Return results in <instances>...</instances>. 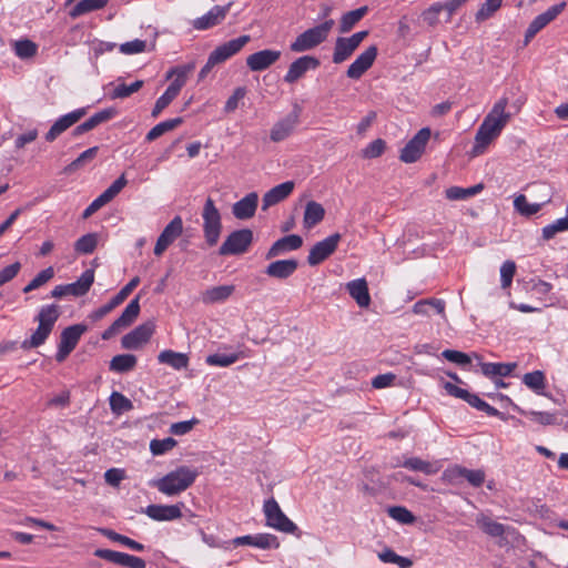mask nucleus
I'll return each instance as SVG.
<instances>
[{
    "label": "nucleus",
    "instance_id": "nucleus-1",
    "mask_svg": "<svg viewBox=\"0 0 568 568\" xmlns=\"http://www.w3.org/2000/svg\"><path fill=\"white\" fill-rule=\"evenodd\" d=\"M507 105L508 98L503 97L495 102L491 110L485 116L475 135V153H481L493 140L499 136L503 129L507 125L511 118V114L506 111Z\"/></svg>",
    "mask_w": 568,
    "mask_h": 568
},
{
    "label": "nucleus",
    "instance_id": "nucleus-2",
    "mask_svg": "<svg viewBox=\"0 0 568 568\" xmlns=\"http://www.w3.org/2000/svg\"><path fill=\"white\" fill-rule=\"evenodd\" d=\"M197 476L199 471L195 468L179 466L165 476L151 480L149 485L165 496L173 497L191 487Z\"/></svg>",
    "mask_w": 568,
    "mask_h": 568
},
{
    "label": "nucleus",
    "instance_id": "nucleus-3",
    "mask_svg": "<svg viewBox=\"0 0 568 568\" xmlns=\"http://www.w3.org/2000/svg\"><path fill=\"white\" fill-rule=\"evenodd\" d=\"M333 26L334 20L329 19L305 30L290 44L291 51L304 52L320 45L327 39Z\"/></svg>",
    "mask_w": 568,
    "mask_h": 568
},
{
    "label": "nucleus",
    "instance_id": "nucleus-4",
    "mask_svg": "<svg viewBox=\"0 0 568 568\" xmlns=\"http://www.w3.org/2000/svg\"><path fill=\"white\" fill-rule=\"evenodd\" d=\"M202 219L205 242L210 247H212L219 242L222 231V221L220 211L211 197H207L204 203Z\"/></svg>",
    "mask_w": 568,
    "mask_h": 568
},
{
    "label": "nucleus",
    "instance_id": "nucleus-5",
    "mask_svg": "<svg viewBox=\"0 0 568 568\" xmlns=\"http://www.w3.org/2000/svg\"><path fill=\"white\" fill-rule=\"evenodd\" d=\"M253 232L250 229H241L231 232L219 248V255H241L248 251L253 243Z\"/></svg>",
    "mask_w": 568,
    "mask_h": 568
},
{
    "label": "nucleus",
    "instance_id": "nucleus-6",
    "mask_svg": "<svg viewBox=\"0 0 568 568\" xmlns=\"http://www.w3.org/2000/svg\"><path fill=\"white\" fill-rule=\"evenodd\" d=\"M263 510L267 526L287 534L298 531V527L282 511L274 498L265 500Z\"/></svg>",
    "mask_w": 568,
    "mask_h": 568
},
{
    "label": "nucleus",
    "instance_id": "nucleus-7",
    "mask_svg": "<svg viewBox=\"0 0 568 568\" xmlns=\"http://www.w3.org/2000/svg\"><path fill=\"white\" fill-rule=\"evenodd\" d=\"M94 282V271L85 270L81 276L73 283L57 285L51 291V296L61 298L67 295L83 296L85 295Z\"/></svg>",
    "mask_w": 568,
    "mask_h": 568
},
{
    "label": "nucleus",
    "instance_id": "nucleus-8",
    "mask_svg": "<svg viewBox=\"0 0 568 568\" xmlns=\"http://www.w3.org/2000/svg\"><path fill=\"white\" fill-rule=\"evenodd\" d=\"M301 113L302 108L294 104L292 111L272 126L270 139L276 143L287 139L300 124Z\"/></svg>",
    "mask_w": 568,
    "mask_h": 568
},
{
    "label": "nucleus",
    "instance_id": "nucleus-9",
    "mask_svg": "<svg viewBox=\"0 0 568 568\" xmlns=\"http://www.w3.org/2000/svg\"><path fill=\"white\" fill-rule=\"evenodd\" d=\"M430 138V129H420L402 149L399 159L404 163L416 162L425 151L426 144Z\"/></svg>",
    "mask_w": 568,
    "mask_h": 568
},
{
    "label": "nucleus",
    "instance_id": "nucleus-10",
    "mask_svg": "<svg viewBox=\"0 0 568 568\" xmlns=\"http://www.w3.org/2000/svg\"><path fill=\"white\" fill-rule=\"evenodd\" d=\"M341 241V234L334 233L324 240L315 243L310 250L307 263L311 266H316L328 258L337 248Z\"/></svg>",
    "mask_w": 568,
    "mask_h": 568
},
{
    "label": "nucleus",
    "instance_id": "nucleus-11",
    "mask_svg": "<svg viewBox=\"0 0 568 568\" xmlns=\"http://www.w3.org/2000/svg\"><path fill=\"white\" fill-rule=\"evenodd\" d=\"M94 556L104 560H108L112 564H115L121 567H128V568H145L146 562L144 559L129 555L126 552H121L116 550L111 549H95Z\"/></svg>",
    "mask_w": 568,
    "mask_h": 568
},
{
    "label": "nucleus",
    "instance_id": "nucleus-12",
    "mask_svg": "<svg viewBox=\"0 0 568 568\" xmlns=\"http://www.w3.org/2000/svg\"><path fill=\"white\" fill-rule=\"evenodd\" d=\"M251 37L243 34L236 39H232L219 47H216L211 53V63H223L236 53H239L248 42Z\"/></svg>",
    "mask_w": 568,
    "mask_h": 568
},
{
    "label": "nucleus",
    "instance_id": "nucleus-13",
    "mask_svg": "<svg viewBox=\"0 0 568 568\" xmlns=\"http://www.w3.org/2000/svg\"><path fill=\"white\" fill-rule=\"evenodd\" d=\"M140 277L134 276L129 281L128 284H125L118 293L114 295L106 304L102 305L101 307L93 311L90 315V317L93 321H100L102 320L106 314H109L112 310H114L116 306L122 304L126 297L132 293V291L139 285Z\"/></svg>",
    "mask_w": 568,
    "mask_h": 568
},
{
    "label": "nucleus",
    "instance_id": "nucleus-14",
    "mask_svg": "<svg viewBox=\"0 0 568 568\" xmlns=\"http://www.w3.org/2000/svg\"><path fill=\"white\" fill-rule=\"evenodd\" d=\"M155 325L152 321L140 324L121 339V345L125 349H138L149 342L154 333Z\"/></svg>",
    "mask_w": 568,
    "mask_h": 568
},
{
    "label": "nucleus",
    "instance_id": "nucleus-15",
    "mask_svg": "<svg viewBox=\"0 0 568 568\" xmlns=\"http://www.w3.org/2000/svg\"><path fill=\"white\" fill-rule=\"evenodd\" d=\"M566 7V2L551 6L545 12L538 14L528 26L525 32V43H528L540 30L559 16Z\"/></svg>",
    "mask_w": 568,
    "mask_h": 568
},
{
    "label": "nucleus",
    "instance_id": "nucleus-16",
    "mask_svg": "<svg viewBox=\"0 0 568 568\" xmlns=\"http://www.w3.org/2000/svg\"><path fill=\"white\" fill-rule=\"evenodd\" d=\"M183 221L182 217L176 215L173 220L164 227L162 233L156 240L154 246V254L161 256L166 248L182 234Z\"/></svg>",
    "mask_w": 568,
    "mask_h": 568
},
{
    "label": "nucleus",
    "instance_id": "nucleus-17",
    "mask_svg": "<svg viewBox=\"0 0 568 568\" xmlns=\"http://www.w3.org/2000/svg\"><path fill=\"white\" fill-rule=\"evenodd\" d=\"M85 114L87 108H79L61 115L45 133V140L48 142H53L59 135L80 121Z\"/></svg>",
    "mask_w": 568,
    "mask_h": 568
},
{
    "label": "nucleus",
    "instance_id": "nucleus-18",
    "mask_svg": "<svg viewBox=\"0 0 568 568\" xmlns=\"http://www.w3.org/2000/svg\"><path fill=\"white\" fill-rule=\"evenodd\" d=\"M321 62L316 57L313 55H303L293 61L287 72L284 75V81L286 83H295L300 80L307 71L316 70L320 67Z\"/></svg>",
    "mask_w": 568,
    "mask_h": 568
},
{
    "label": "nucleus",
    "instance_id": "nucleus-19",
    "mask_svg": "<svg viewBox=\"0 0 568 568\" xmlns=\"http://www.w3.org/2000/svg\"><path fill=\"white\" fill-rule=\"evenodd\" d=\"M183 503L175 505L152 504L143 509V513L155 521H172L182 517Z\"/></svg>",
    "mask_w": 568,
    "mask_h": 568
},
{
    "label": "nucleus",
    "instance_id": "nucleus-20",
    "mask_svg": "<svg viewBox=\"0 0 568 568\" xmlns=\"http://www.w3.org/2000/svg\"><path fill=\"white\" fill-rule=\"evenodd\" d=\"M378 50L376 45L368 47L348 67L346 75L349 79L358 80L373 65Z\"/></svg>",
    "mask_w": 568,
    "mask_h": 568
},
{
    "label": "nucleus",
    "instance_id": "nucleus-21",
    "mask_svg": "<svg viewBox=\"0 0 568 568\" xmlns=\"http://www.w3.org/2000/svg\"><path fill=\"white\" fill-rule=\"evenodd\" d=\"M281 58V51L264 49L250 54L246 58V65L252 72H260L268 69Z\"/></svg>",
    "mask_w": 568,
    "mask_h": 568
},
{
    "label": "nucleus",
    "instance_id": "nucleus-22",
    "mask_svg": "<svg viewBox=\"0 0 568 568\" xmlns=\"http://www.w3.org/2000/svg\"><path fill=\"white\" fill-rule=\"evenodd\" d=\"M234 546H253L260 549H276L280 547L277 537L272 534H256L236 537L232 540Z\"/></svg>",
    "mask_w": 568,
    "mask_h": 568
},
{
    "label": "nucleus",
    "instance_id": "nucleus-23",
    "mask_svg": "<svg viewBox=\"0 0 568 568\" xmlns=\"http://www.w3.org/2000/svg\"><path fill=\"white\" fill-rule=\"evenodd\" d=\"M232 3L225 6H214L204 16L196 18L193 21V27L196 30H207L220 24L229 13Z\"/></svg>",
    "mask_w": 568,
    "mask_h": 568
},
{
    "label": "nucleus",
    "instance_id": "nucleus-24",
    "mask_svg": "<svg viewBox=\"0 0 568 568\" xmlns=\"http://www.w3.org/2000/svg\"><path fill=\"white\" fill-rule=\"evenodd\" d=\"M303 245V239L297 234L285 235L275 241L265 253L266 260H272L291 251H296Z\"/></svg>",
    "mask_w": 568,
    "mask_h": 568
},
{
    "label": "nucleus",
    "instance_id": "nucleus-25",
    "mask_svg": "<svg viewBox=\"0 0 568 568\" xmlns=\"http://www.w3.org/2000/svg\"><path fill=\"white\" fill-rule=\"evenodd\" d=\"M297 268L298 261L295 258L277 260L271 262L264 273L272 278L284 281L291 277Z\"/></svg>",
    "mask_w": 568,
    "mask_h": 568
},
{
    "label": "nucleus",
    "instance_id": "nucleus-26",
    "mask_svg": "<svg viewBox=\"0 0 568 568\" xmlns=\"http://www.w3.org/2000/svg\"><path fill=\"white\" fill-rule=\"evenodd\" d=\"M445 477L452 481L464 478L474 487H480L485 481V473L481 469H468L462 466L447 469Z\"/></svg>",
    "mask_w": 568,
    "mask_h": 568
},
{
    "label": "nucleus",
    "instance_id": "nucleus-27",
    "mask_svg": "<svg viewBox=\"0 0 568 568\" xmlns=\"http://www.w3.org/2000/svg\"><path fill=\"white\" fill-rule=\"evenodd\" d=\"M257 193L251 192L233 204L232 213L237 220H248L254 216L257 209Z\"/></svg>",
    "mask_w": 568,
    "mask_h": 568
},
{
    "label": "nucleus",
    "instance_id": "nucleus-28",
    "mask_svg": "<svg viewBox=\"0 0 568 568\" xmlns=\"http://www.w3.org/2000/svg\"><path fill=\"white\" fill-rule=\"evenodd\" d=\"M294 185L293 181H286L267 191L262 200V210L266 211L268 207L285 200L293 192Z\"/></svg>",
    "mask_w": 568,
    "mask_h": 568
},
{
    "label": "nucleus",
    "instance_id": "nucleus-29",
    "mask_svg": "<svg viewBox=\"0 0 568 568\" xmlns=\"http://www.w3.org/2000/svg\"><path fill=\"white\" fill-rule=\"evenodd\" d=\"M346 290L352 298L355 300L359 307H368L371 304V295L368 285L364 277L356 278L346 284Z\"/></svg>",
    "mask_w": 568,
    "mask_h": 568
},
{
    "label": "nucleus",
    "instance_id": "nucleus-30",
    "mask_svg": "<svg viewBox=\"0 0 568 568\" xmlns=\"http://www.w3.org/2000/svg\"><path fill=\"white\" fill-rule=\"evenodd\" d=\"M235 291L234 285H219L205 290L201 300L204 304H216L225 302Z\"/></svg>",
    "mask_w": 568,
    "mask_h": 568
},
{
    "label": "nucleus",
    "instance_id": "nucleus-31",
    "mask_svg": "<svg viewBox=\"0 0 568 568\" xmlns=\"http://www.w3.org/2000/svg\"><path fill=\"white\" fill-rule=\"evenodd\" d=\"M395 467H404L413 471H420L425 475H434L439 470V467L433 463L423 460L419 457H409L404 462H397Z\"/></svg>",
    "mask_w": 568,
    "mask_h": 568
},
{
    "label": "nucleus",
    "instance_id": "nucleus-32",
    "mask_svg": "<svg viewBox=\"0 0 568 568\" xmlns=\"http://www.w3.org/2000/svg\"><path fill=\"white\" fill-rule=\"evenodd\" d=\"M517 367L516 363H481V373L488 378L507 377Z\"/></svg>",
    "mask_w": 568,
    "mask_h": 568
},
{
    "label": "nucleus",
    "instance_id": "nucleus-33",
    "mask_svg": "<svg viewBox=\"0 0 568 568\" xmlns=\"http://www.w3.org/2000/svg\"><path fill=\"white\" fill-rule=\"evenodd\" d=\"M158 361L161 364H166L176 371L186 368L189 365V357L184 353H178L171 349L162 351L158 355Z\"/></svg>",
    "mask_w": 568,
    "mask_h": 568
},
{
    "label": "nucleus",
    "instance_id": "nucleus-34",
    "mask_svg": "<svg viewBox=\"0 0 568 568\" xmlns=\"http://www.w3.org/2000/svg\"><path fill=\"white\" fill-rule=\"evenodd\" d=\"M513 408L518 414L528 417L531 422L537 423L539 425L549 426L557 424V415L555 413L528 410L519 407L516 404H513Z\"/></svg>",
    "mask_w": 568,
    "mask_h": 568
},
{
    "label": "nucleus",
    "instance_id": "nucleus-35",
    "mask_svg": "<svg viewBox=\"0 0 568 568\" xmlns=\"http://www.w3.org/2000/svg\"><path fill=\"white\" fill-rule=\"evenodd\" d=\"M325 216V210L322 204L310 201L306 203L305 211H304V227L312 229L315 225H317Z\"/></svg>",
    "mask_w": 568,
    "mask_h": 568
},
{
    "label": "nucleus",
    "instance_id": "nucleus-36",
    "mask_svg": "<svg viewBox=\"0 0 568 568\" xmlns=\"http://www.w3.org/2000/svg\"><path fill=\"white\" fill-rule=\"evenodd\" d=\"M87 331V326L83 324H75L64 328L60 336V343L65 348H75L79 343L81 335Z\"/></svg>",
    "mask_w": 568,
    "mask_h": 568
},
{
    "label": "nucleus",
    "instance_id": "nucleus-37",
    "mask_svg": "<svg viewBox=\"0 0 568 568\" xmlns=\"http://www.w3.org/2000/svg\"><path fill=\"white\" fill-rule=\"evenodd\" d=\"M139 301L140 294L130 301L122 314L115 320L116 326L125 328L136 320L141 310Z\"/></svg>",
    "mask_w": 568,
    "mask_h": 568
},
{
    "label": "nucleus",
    "instance_id": "nucleus-38",
    "mask_svg": "<svg viewBox=\"0 0 568 568\" xmlns=\"http://www.w3.org/2000/svg\"><path fill=\"white\" fill-rule=\"evenodd\" d=\"M108 4V0H80L69 12L72 19L83 14L101 10Z\"/></svg>",
    "mask_w": 568,
    "mask_h": 568
},
{
    "label": "nucleus",
    "instance_id": "nucleus-39",
    "mask_svg": "<svg viewBox=\"0 0 568 568\" xmlns=\"http://www.w3.org/2000/svg\"><path fill=\"white\" fill-rule=\"evenodd\" d=\"M355 50V47L346 38L338 37L335 41L332 60L336 64L343 63L352 57Z\"/></svg>",
    "mask_w": 568,
    "mask_h": 568
},
{
    "label": "nucleus",
    "instance_id": "nucleus-40",
    "mask_svg": "<svg viewBox=\"0 0 568 568\" xmlns=\"http://www.w3.org/2000/svg\"><path fill=\"white\" fill-rule=\"evenodd\" d=\"M136 362V356L133 354H120L111 359L109 368L120 374L128 373L135 367Z\"/></svg>",
    "mask_w": 568,
    "mask_h": 568
},
{
    "label": "nucleus",
    "instance_id": "nucleus-41",
    "mask_svg": "<svg viewBox=\"0 0 568 568\" xmlns=\"http://www.w3.org/2000/svg\"><path fill=\"white\" fill-rule=\"evenodd\" d=\"M476 524L490 537H501L506 532V527L503 524L493 520L486 515H479L476 519Z\"/></svg>",
    "mask_w": 568,
    "mask_h": 568
},
{
    "label": "nucleus",
    "instance_id": "nucleus-42",
    "mask_svg": "<svg viewBox=\"0 0 568 568\" xmlns=\"http://www.w3.org/2000/svg\"><path fill=\"white\" fill-rule=\"evenodd\" d=\"M549 200L541 203H529L524 194H519L514 200L515 210L523 216L529 217L538 213Z\"/></svg>",
    "mask_w": 568,
    "mask_h": 568
},
{
    "label": "nucleus",
    "instance_id": "nucleus-43",
    "mask_svg": "<svg viewBox=\"0 0 568 568\" xmlns=\"http://www.w3.org/2000/svg\"><path fill=\"white\" fill-rule=\"evenodd\" d=\"M367 11L368 8L364 6L344 13L339 21V31L342 33L351 31L352 28L364 18Z\"/></svg>",
    "mask_w": 568,
    "mask_h": 568
},
{
    "label": "nucleus",
    "instance_id": "nucleus-44",
    "mask_svg": "<svg viewBox=\"0 0 568 568\" xmlns=\"http://www.w3.org/2000/svg\"><path fill=\"white\" fill-rule=\"evenodd\" d=\"M183 122L182 118H174L170 120L162 121L154 125L145 135V140L152 142L158 138L162 136L164 133L174 130Z\"/></svg>",
    "mask_w": 568,
    "mask_h": 568
},
{
    "label": "nucleus",
    "instance_id": "nucleus-45",
    "mask_svg": "<svg viewBox=\"0 0 568 568\" xmlns=\"http://www.w3.org/2000/svg\"><path fill=\"white\" fill-rule=\"evenodd\" d=\"M99 531L105 536L106 538H109L110 540L112 541H115V542H119L134 551H143L144 550V545L141 544V542H138L124 535H121L112 529H108V528H101L99 529Z\"/></svg>",
    "mask_w": 568,
    "mask_h": 568
},
{
    "label": "nucleus",
    "instance_id": "nucleus-46",
    "mask_svg": "<svg viewBox=\"0 0 568 568\" xmlns=\"http://www.w3.org/2000/svg\"><path fill=\"white\" fill-rule=\"evenodd\" d=\"M59 316V306L55 304H50L42 306L40 308L37 320L39 322V325H44V327H50V329H53V326L58 321Z\"/></svg>",
    "mask_w": 568,
    "mask_h": 568
},
{
    "label": "nucleus",
    "instance_id": "nucleus-47",
    "mask_svg": "<svg viewBox=\"0 0 568 568\" xmlns=\"http://www.w3.org/2000/svg\"><path fill=\"white\" fill-rule=\"evenodd\" d=\"M194 69V64H185L173 68L170 70L168 78L174 75V80L170 83L169 87L174 88L175 91L180 93L181 89L184 87L187 75Z\"/></svg>",
    "mask_w": 568,
    "mask_h": 568
},
{
    "label": "nucleus",
    "instance_id": "nucleus-48",
    "mask_svg": "<svg viewBox=\"0 0 568 568\" xmlns=\"http://www.w3.org/2000/svg\"><path fill=\"white\" fill-rule=\"evenodd\" d=\"M483 189V184H476L466 189L452 186L446 190V197L450 201H462L478 194Z\"/></svg>",
    "mask_w": 568,
    "mask_h": 568
},
{
    "label": "nucleus",
    "instance_id": "nucleus-49",
    "mask_svg": "<svg viewBox=\"0 0 568 568\" xmlns=\"http://www.w3.org/2000/svg\"><path fill=\"white\" fill-rule=\"evenodd\" d=\"M523 383L536 394L542 395L546 387L545 374L541 371L526 373Z\"/></svg>",
    "mask_w": 568,
    "mask_h": 568
},
{
    "label": "nucleus",
    "instance_id": "nucleus-50",
    "mask_svg": "<svg viewBox=\"0 0 568 568\" xmlns=\"http://www.w3.org/2000/svg\"><path fill=\"white\" fill-rule=\"evenodd\" d=\"M98 245V235L95 233H88L78 239L74 243V250L79 254H91Z\"/></svg>",
    "mask_w": 568,
    "mask_h": 568
},
{
    "label": "nucleus",
    "instance_id": "nucleus-51",
    "mask_svg": "<svg viewBox=\"0 0 568 568\" xmlns=\"http://www.w3.org/2000/svg\"><path fill=\"white\" fill-rule=\"evenodd\" d=\"M51 332L52 329H50V327L39 325L31 337L22 342V348L29 349L41 346L47 341Z\"/></svg>",
    "mask_w": 568,
    "mask_h": 568
},
{
    "label": "nucleus",
    "instance_id": "nucleus-52",
    "mask_svg": "<svg viewBox=\"0 0 568 568\" xmlns=\"http://www.w3.org/2000/svg\"><path fill=\"white\" fill-rule=\"evenodd\" d=\"M99 148L92 146L82 152L74 161H72L69 165L65 166L64 171L67 173H73L80 168L84 166L87 163L91 162L98 154Z\"/></svg>",
    "mask_w": 568,
    "mask_h": 568
},
{
    "label": "nucleus",
    "instance_id": "nucleus-53",
    "mask_svg": "<svg viewBox=\"0 0 568 568\" xmlns=\"http://www.w3.org/2000/svg\"><path fill=\"white\" fill-rule=\"evenodd\" d=\"M54 276V270L52 266H49L44 270H42L40 273L36 275L33 280H31L22 290L23 293H30L42 285H44L47 282H49Z\"/></svg>",
    "mask_w": 568,
    "mask_h": 568
},
{
    "label": "nucleus",
    "instance_id": "nucleus-54",
    "mask_svg": "<svg viewBox=\"0 0 568 568\" xmlns=\"http://www.w3.org/2000/svg\"><path fill=\"white\" fill-rule=\"evenodd\" d=\"M143 84L144 82L142 80H136L131 84L120 83L114 88L110 97L111 99H125L138 92L143 87Z\"/></svg>",
    "mask_w": 568,
    "mask_h": 568
},
{
    "label": "nucleus",
    "instance_id": "nucleus-55",
    "mask_svg": "<svg viewBox=\"0 0 568 568\" xmlns=\"http://www.w3.org/2000/svg\"><path fill=\"white\" fill-rule=\"evenodd\" d=\"M179 95L174 88L168 87L164 93L156 100L151 115L158 118L161 112Z\"/></svg>",
    "mask_w": 568,
    "mask_h": 568
},
{
    "label": "nucleus",
    "instance_id": "nucleus-56",
    "mask_svg": "<svg viewBox=\"0 0 568 568\" xmlns=\"http://www.w3.org/2000/svg\"><path fill=\"white\" fill-rule=\"evenodd\" d=\"M110 407L113 413L121 414L131 410L133 404L123 394L113 392L110 396Z\"/></svg>",
    "mask_w": 568,
    "mask_h": 568
},
{
    "label": "nucleus",
    "instance_id": "nucleus-57",
    "mask_svg": "<svg viewBox=\"0 0 568 568\" xmlns=\"http://www.w3.org/2000/svg\"><path fill=\"white\" fill-rule=\"evenodd\" d=\"M116 113L118 112L114 108L103 109V110L94 113L88 120H85L84 123L91 131V130L95 129L98 125L113 119L116 115Z\"/></svg>",
    "mask_w": 568,
    "mask_h": 568
},
{
    "label": "nucleus",
    "instance_id": "nucleus-58",
    "mask_svg": "<svg viewBox=\"0 0 568 568\" xmlns=\"http://www.w3.org/2000/svg\"><path fill=\"white\" fill-rule=\"evenodd\" d=\"M240 358L239 354H211L205 358V363L210 366L229 367Z\"/></svg>",
    "mask_w": 568,
    "mask_h": 568
},
{
    "label": "nucleus",
    "instance_id": "nucleus-59",
    "mask_svg": "<svg viewBox=\"0 0 568 568\" xmlns=\"http://www.w3.org/2000/svg\"><path fill=\"white\" fill-rule=\"evenodd\" d=\"M568 230V215L542 227V239L551 240L557 233Z\"/></svg>",
    "mask_w": 568,
    "mask_h": 568
},
{
    "label": "nucleus",
    "instance_id": "nucleus-60",
    "mask_svg": "<svg viewBox=\"0 0 568 568\" xmlns=\"http://www.w3.org/2000/svg\"><path fill=\"white\" fill-rule=\"evenodd\" d=\"M38 45L28 39L14 43V52L21 59H29L37 54Z\"/></svg>",
    "mask_w": 568,
    "mask_h": 568
},
{
    "label": "nucleus",
    "instance_id": "nucleus-61",
    "mask_svg": "<svg viewBox=\"0 0 568 568\" xmlns=\"http://www.w3.org/2000/svg\"><path fill=\"white\" fill-rule=\"evenodd\" d=\"M176 444L178 443L173 437L152 439L150 443V450L154 456H160L173 449Z\"/></svg>",
    "mask_w": 568,
    "mask_h": 568
},
{
    "label": "nucleus",
    "instance_id": "nucleus-62",
    "mask_svg": "<svg viewBox=\"0 0 568 568\" xmlns=\"http://www.w3.org/2000/svg\"><path fill=\"white\" fill-rule=\"evenodd\" d=\"M503 0H486L476 12V21H484L490 18L500 7Z\"/></svg>",
    "mask_w": 568,
    "mask_h": 568
},
{
    "label": "nucleus",
    "instance_id": "nucleus-63",
    "mask_svg": "<svg viewBox=\"0 0 568 568\" xmlns=\"http://www.w3.org/2000/svg\"><path fill=\"white\" fill-rule=\"evenodd\" d=\"M388 515L397 520L400 524H413L415 521V517L406 507L403 506H393L388 508Z\"/></svg>",
    "mask_w": 568,
    "mask_h": 568
},
{
    "label": "nucleus",
    "instance_id": "nucleus-64",
    "mask_svg": "<svg viewBox=\"0 0 568 568\" xmlns=\"http://www.w3.org/2000/svg\"><path fill=\"white\" fill-rule=\"evenodd\" d=\"M440 12H443L442 2H434L422 12V19L429 27H435L439 22L438 16Z\"/></svg>",
    "mask_w": 568,
    "mask_h": 568
}]
</instances>
